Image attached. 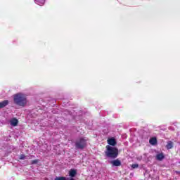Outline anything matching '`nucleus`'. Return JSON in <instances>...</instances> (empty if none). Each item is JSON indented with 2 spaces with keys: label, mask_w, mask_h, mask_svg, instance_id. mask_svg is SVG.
Segmentation results:
<instances>
[{
  "label": "nucleus",
  "mask_w": 180,
  "mask_h": 180,
  "mask_svg": "<svg viewBox=\"0 0 180 180\" xmlns=\"http://www.w3.org/2000/svg\"><path fill=\"white\" fill-rule=\"evenodd\" d=\"M105 148V154L108 158H112V160L117 158V155H119V149L117 148L107 145Z\"/></svg>",
  "instance_id": "f257e3e1"
},
{
  "label": "nucleus",
  "mask_w": 180,
  "mask_h": 180,
  "mask_svg": "<svg viewBox=\"0 0 180 180\" xmlns=\"http://www.w3.org/2000/svg\"><path fill=\"white\" fill-rule=\"evenodd\" d=\"M75 148L78 150H84L86 147V140L84 138H79L75 143Z\"/></svg>",
  "instance_id": "f03ea898"
},
{
  "label": "nucleus",
  "mask_w": 180,
  "mask_h": 180,
  "mask_svg": "<svg viewBox=\"0 0 180 180\" xmlns=\"http://www.w3.org/2000/svg\"><path fill=\"white\" fill-rule=\"evenodd\" d=\"M14 103L16 105H23V96L20 94H17L14 96Z\"/></svg>",
  "instance_id": "7ed1b4c3"
},
{
  "label": "nucleus",
  "mask_w": 180,
  "mask_h": 180,
  "mask_svg": "<svg viewBox=\"0 0 180 180\" xmlns=\"http://www.w3.org/2000/svg\"><path fill=\"white\" fill-rule=\"evenodd\" d=\"M110 164H112V167H120L122 165V162L119 159H116L114 160H112L110 162Z\"/></svg>",
  "instance_id": "20e7f679"
},
{
  "label": "nucleus",
  "mask_w": 180,
  "mask_h": 180,
  "mask_svg": "<svg viewBox=\"0 0 180 180\" xmlns=\"http://www.w3.org/2000/svg\"><path fill=\"white\" fill-rule=\"evenodd\" d=\"M107 143L108 144H109V146H112V147H115V146L117 144V142L116 141V139H115V138L108 139L107 140Z\"/></svg>",
  "instance_id": "39448f33"
},
{
  "label": "nucleus",
  "mask_w": 180,
  "mask_h": 180,
  "mask_svg": "<svg viewBox=\"0 0 180 180\" xmlns=\"http://www.w3.org/2000/svg\"><path fill=\"white\" fill-rule=\"evenodd\" d=\"M8 104H9V101L8 100H4L0 102V109H2L6 106H8Z\"/></svg>",
  "instance_id": "423d86ee"
},
{
  "label": "nucleus",
  "mask_w": 180,
  "mask_h": 180,
  "mask_svg": "<svg viewBox=\"0 0 180 180\" xmlns=\"http://www.w3.org/2000/svg\"><path fill=\"white\" fill-rule=\"evenodd\" d=\"M19 123V121L16 118H13L10 121V124L11 126L16 127L18 126V124Z\"/></svg>",
  "instance_id": "0eeeda50"
},
{
  "label": "nucleus",
  "mask_w": 180,
  "mask_h": 180,
  "mask_svg": "<svg viewBox=\"0 0 180 180\" xmlns=\"http://www.w3.org/2000/svg\"><path fill=\"white\" fill-rule=\"evenodd\" d=\"M165 158V156L162 153L156 155V160H158V161H162Z\"/></svg>",
  "instance_id": "6e6552de"
},
{
  "label": "nucleus",
  "mask_w": 180,
  "mask_h": 180,
  "mask_svg": "<svg viewBox=\"0 0 180 180\" xmlns=\"http://www.w3.org/2000/svg\"><path fill=\"white\" fill-rule=\"evenodd\" d=\"M75 175H77V170L74 169H71L69 171V176L70 178H74V176H75Z\"/></svg>",
  "instance_id": "1a4fd4ad"
},
{
  "label": "nucleus",
  "mask_w": 180,
  "mask_h": 180,
  "mask_svg": "<svg viewBox=\"0 0 180 180\" xmlns=\"http://www.w3.org/2000/svg\"><path fill=\"white\" fill-rule=\"evenodd\" d=\"M149 143L150 144H151V146H155V144H157V138L155 137H153L149 140Z\"/></svg>",
  "instance_id": "9d476101"
},
{
  "label": "nucleus",
  "mask_w": 180,
  "mask_h": 180,
  "mask_svg": "<svg viewBox=\"0 0 180 180\" xmlns=\"http://www.w3.org/2000/svg\"><path fill=\"white\" fill-rule=\"evenodd\" d=\"M174 147V142L172 141H169L167 142V144L166 146V148L167 150H171Z\"/></svg>",
  "instance_id": "9b49d317"
},
{
  "label": "nucleus",
  "mask_w": 180,
  "mask_h": 180,
  "mask_svg": "<svg viewBox=\"0 0 180 180\" xmlns=\"http://www.w3.org/2000/svg\"><path fill=\"white\" fill-rule=\"evenodd\" d=\"M35 4H37V5H39L40 6L44 5V2H46L45 0H34Z\"/></svg>",
  "instance_id": "f8f14e48"
},
{
  "label": "nucleus",
  "mask_w": 180,
  "mask_h": 180,
  "mask_svg": "<svg viewBox=\"0 0 180 180\" xmlns=\"http://www.w3.org/2000/svg\"><path fill=\"white\" fill-rule=\"evenodd\" d=\"M39 161H40L39 159H36V160H31V165H34L36 164H38L39 163Z\"/></svg>",
  "instance_id": "ddd939ff"
},
{
  "label": "nucleus",
  "mask_w": 180,
  "mask_h": 180,
  "mask_svg": "<svg viewBox=\"0 0 180 180\" xmlns=\"http://www.w3.org/2000/svg\"><path fill=\"white\" fill-rule=\"evenodd\" d=\"M55 180H67V179L64 176H60L55 178Z\"/></svg>",
  "instance_id": "4468645a"
},
{
  "label": "nucleus",
  "mask_w": 180,
  "mask_h": 180,
  "mask_svg": "<svg viewBox=\"0 0 180 180\" xmlns=\"http://www.w3.org/2000/svg\"><path fill=\"white\" fill-rule=\"evenodd\" d=\"M131 168H133V169L139 168V164L131 165Z\"/></svg>",
  "instance_id": "2eb2a0df"
},
{
  "label": "nucleus",
  "mask_w": 180,
  "mask_h": 180,
  "mask_svg": "<svg viewBox=\"0 0 180 180\" xmlns=\"http://www.w3.org/2000/svg\"><path fill=\"white\" fill-rule=\"evenodd\" d=\"M26 103H27L26 99L24 98H23V105H26Z\"/></svg>",
  "instance_id": "dca6fc26"
},
{
  "label": "nucleus",
  "mask_w": 180,
  "mask_h": 180,
  "mask_svg": "<svg viewBox=\"0 0 180 180\" xmlns=\"http://www.w3.org/2000/svg\"><path fill=\"white\" fill-rule=\"evenodd\" d=\"M66 180H75V179L72 177H69V178H67Z\"/></svg>",
  "instance_id": "f3484780"
},
{
  "label": "nucleus",
  "mask_w": 180,
  "mask_h": 180,
  "mask_svg": "<svg viewBox=\"0 0 180 180\" xmlns=\"http://www.w3.org/2000/svg\"><path fill=\"white\" fill-rule=\"evenodd\" d=\"M20 160H23V155H20Z\"/></svg>",
  "instance_id": "a211bd4d"
}]
</instances>
